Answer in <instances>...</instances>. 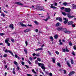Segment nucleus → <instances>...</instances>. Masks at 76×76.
Wrapping results in <instances>:
<instances>
[{"label": "nucleus", "instance_id": "f257e3e1", "mask_svg": "<svg viewBox=\"0 0 76 76\" xmlns=\"http://www.w3.org/2000/svg\"><path fill=\"white\" fill-rule=\"evenodd\" d=\"M4 52H5V53H10L11 54L12 56L14 57V55H13V54L12 53L11 51L9 50H7V49H6L4 51Z\"/></svg>", "mask_w": 76, "mask_h": 76}, {"label": "nucleus", "instance_id": "f03ea898", "mask_svg": "<svg viewBox=\"0 0 76 76\" xmlns=\"http://www.w3.org/2000/svg\"><path fill=\"white\" fill-rule=\"evenodd\" d=\"M9 41V38H7V39H6L5 40V42L6 44H7V46H10V44L8 42Z\"/></svg>", "mask_w": 76, "mask_h": 76}, {"label": "nucleus", "instance_id": "7ed1b4c3", "mask_svg": "<svg viewBox=\"0 0 76 76\" xmlns=\"http://www.w3.org/2000/svg\"><path fill=\"white\" fill-rule=\"evenodd\" d=\"M63 19V20H65L64 22V24H66V23H67V22H68V19L64 18Z\"/></svg>", "mask_w": 76, "mask_h": 76}, {"label": "nucleus", "instance_id": "20e7f679", "mask_svg": "<svg viewBox=\"0 0 76 76\" xmlns=\"http://www.w3.org/2000/svg\"><path fill=\"white\" fill-rule=\"evenodd\" d=\"M71 10L70 8H65V11L66 12H67V13H70V11Z\"/></svg>", "mask_w": 76, "mask_h": 76}, {"label": "nucleus", "instance_id": "39448f33", "mask_svg": "<svg viewBox=\"0 0 76 76\" xmlns=\"http://www.w3.org/2000/svg\"><path fill=\"white\" fill-rule=\"evenodd\" d=\"M15 4H18V5H19V6H23V4L19 2H16L15 3Z\"/></svg>", "mask_w": 76, "mask_h": 76}, {"label": "nucleus", "instance_id": "423d86ee", "mask_svg": "<svg viewBox=\"0 0 76 76\" xmlns=\"http://www.w3.org/2000/svg\"><path fill=\"white\" fill-rule=\"evenodd\" d=\"M35 9L37 10H44L42 9H40V7L39 6L37 7L36 8H35Z\"/></svg>", "mask_w": 76, "mask_h": 76}, {"label": "nucleus", "instance_id": "0eeeda50", "mask_svg": "<svg viewBox=\"0 0 76 76\" xmlns=\"http://www.w3.org/2000/svg\"><path fill=\"white\" fill-rule=\"evenodd\" d=\"M9 27L10 28H11L12 30L14 29V27L13 26V24H10Z\"/></svg>", "mask_w": 76, "mask_h": 76}, {"label": "nucleus", "instance_id": "6e6552de", "mask_svg": "<svg viewBox=\"0 0 76 76\" xmlns=\"http://www.w3.org/2000/svg\"><path fill=\"white\" fill-rule=\"evenodd\" d=\"M53 5H54V4H50V5L51 6L50 7V8H51L52 9H57V7L55 6H53Z\"/></svg>", "mask_w": 76, "mask_h": 76}, {"label": "nucleus", "instance_id": "1a4fd4ad", "mask_svg": "<svg viewBox=\"0 0 76 76\" xmlns=\"http://www.w3.org/2000/svg\"><path fill=\"white\" fill-rule=\"evenodd\" d=\"M57 30L58 31H62V27H58L57 28Z\"/></svg>", "mask_w": 76, "mask_h": 76}, {"label": "nucleus", "instance_id": "9d476101", "mask_svg": "<svg viewBox=\"0 0 76 76\" xmlns=\"http://www.w3.org/2000/svg\"><path fill=\"white\" fill-rule=\"evenodd\" d=\"M20 23L22 26H23V27H27L26 25L23 24V23H22L21 22H20Z\"/></svg>", "mask_w": 76, "mask_h": 76}, {"label": "nucleus", "instance_id": "9b49d317", "mask_svg": "<svg viewBox=\"0 0 76 76\" xmlns=\"http://www.w3.org/2000/svg\"><path fill=\"white\" fill-rule=\"evenodd\" d=\"M67 15V16L68 18H72L75 17V16H71L69 15V14H68Z\"/></svg>", "mask_w": 76, "mask_h": 76}, {"label": "nucleus", "instance_id": "f8f14e48", "mask_svg": "<svg viewBox=\"0 0 76 76\" xmlns=\"http://www.w3.org/2000/svg\"><path fill=\"white\" fill-rule=\"evenodd\" d=\"M73 23V21H69L68 23V25H72Z\"/></svg>", "mask_w": 76, "mask_h": 76}, {"label": "nucleus", "instance_id": "ddd939ff", "mask_svg": "<svg viewBox=\"0 0 76 76\" xmlns=\"http://www.w3.org/2000/svg\"><path fill=\"white\" fill-rule=\"evenodd\" d=\"M74 73H75V72L72 71L69 73L68 75L69 76H72V75H73Z\"/></svg>", "mask_w": 76, "mask_h": 76}, {"label": "nucleus", "instance_id": "4468645a", "mask_svg": "<svg viewBox=\"0 0 76 76\" xmlns=\"http://www.w3.org/2000/svg\"><path fill=\"white\" fill-rule=\"evenodd\" d=\"M65 34H71V33L72 32L71 31H68L67 30H66L65 31V32H64Z\"/></svg>", "mask_w": 76, "mask_h": 76}, {"label": "nucleus", "instance_id": "2eb2a0df", "mask_svg": "<svg viewBox=\"0 0 76 76\" xmlns=\"http://www.w3.org/2000/svg\"><path fill=\"white\" fill-rule=\"evenodd\" d=\"M66 31H67L66 28H63V27L62 28V31H63V32H65Z\"/></svg>", "mask_w": 76, "mask_h": 76}, {"label": "nucleus", "instance_id": "dca6fc26", "mask_svg": "<svg viewBox=\"0 0 76 76\" xmlns=\"http://www.w3.org/2000/svg\"><path fill=\"white\" fill-rule=\"evenodd\" d=\"M41 68H42V69L43 70H45V66H44V64H43V65L41 66Z\"/></svg>", "mask_w": 76, "mask_h": 76}, {"label": "nucleus", "instance_id": "f3484780", "mask_svg": "<svg viewBox=\"0 0 76 76\" xmlns=\"http://www.w3.org/2000/svg\"><path fill=\"white\" fill-rule=\"evenodd\" d=\"M15 57L16 58H18V59H20V57L18 56L16 54L15 55Z\"/></svg>", "mask_w": 76, "mask_h": 76}, {"label": "nucleus", "instance_id": "a211bd4d", "mask_svg": "<svg viewBox=\"0 0 76 76\" xmlns=\"http://www.w3.org/2000/svg\"><path fill=\"white\" fill-rule=\"evenodd\" d=\"M30 30V29H27L24 31V32H29V31Z\"/></svg>", "mask_w": 76, "mask_h": 76}, {"label": "nucleus", "instance_id": "6ab92c4d", "mask_svg": "<svg viewBox=\"0 0 76 76\" xmlns=\"http://www.w3.org/2000/svg\"><path fill=\"white\" fill-rule=\"evenodd\" d=\"M50 39H51V41H52V42H53V41H54V39H53V37L52 36L50 37Z\"/></svg>", "mask_w": 76, "mask_h": 76}, {"label": "nucleus", "instance_id": "aec40b11", "mask_svg": "<svg viewBox=\"0 0 76 76\" xmlns=\"http://www.w3.org/2000/svg\"><path fill=\"white\" fill-rule=\"evenodd\" d=\"M69 45L71 47H72V45H73V44H72V42L70 41L69 42Z\"/></svg>", "mask_w": 76, "mask_h": 76}, {"label": "nucleus", "instance_id": "412c9836", "mask_svg": "<svg viewBox=\"0 0 76 76\" xmlns=\"http://www.w3.org/2000/svg\"><path fill=\"white\" fill-rule=\"evenodd\" d=\"M55 39H57L58 38V35L57 34H56L54 37Z\"/></svg>", "mask_w": 76, "mask_h": 76}, {"label": "nucleus", "instance_id": "4be33fe9", "mask_svg": "<svg viewBox=\"0 0 76 76\" xmlns=\"http://www.w3.org/2000/svg\"><path fill=\"white\" fill-rule=\"evenodd\" d=\"M60 23H57L56 25V26H60Z\"/></svg>", "mask_w": 76, "mask_h": 76}, {"label": "nucleus", "instance_id": "5701e85b", "mask_svg": "<svg viewBox=\"0 0 76 76\" xmlns=\"http://www.w3.org/2000/svg\"><path fill=\"white\" fill-rule=\"evenodd\" d=\"M38 64L39 66H42L44 64H41L39 63H38Z\"/></svg>", "mask_w": 76, "mask_h": 76}, {"label": "nucleus", "instance_id": "b1692460", "mask_svg": "<svg viewBox=\"0 0 76 76\" xmlns=\"http://www.w3.org/2000/svg\"><path fill=\"white\" fill-rule=\"evenodd\" d=\"M66 64L67 65L69 66V67H71V65L68 62H67Z\"/></svg>", "mask_w": 76, "mask_h": 76}, {"label": "nucleus", "instance_id": "393cba45", "mask_svg": "<svg viewBox=\"0 0 76 76\" xmlns=\"http://www.w3.org/2000/svg\"><path fill=\"white\" fill-rule=\"evenodd\" d=\"M65 51H66V52H69V50H68L67 47H66L65 48Z\"/></svg>", "mask_w": 76, "mask_h": 76}, {"label": "nucleus", "instance_id": "a878e982", "mask_svg": "<svg viewBox=\"0 0 76 76\" xmlns=\"http://www.w3.org/2000/svg\"><path fill=\"white\" fill-rule=\"evenodd\" d=\"M58 20L60 22H62V19H61V18L59 17Z\"/></svg>", "mask_w": 76, "mask_h": 76}, {"label": "nucleus", "instance_id": "bb28decb", "mask_svg": "<svg viewBox=\"0 0 76 76\" xmlns=\"http://www.w3.org/2000/svg\"><path fill=\"white\" fill-rule=\"evenodd\" d=\"M63 5H64V6H67V3L66 2H65L63 3Z\"/></svg>", "mask_w": 76, "mask_h": 76}, {"label": "nucleus", "instance_id": "cd10ccee", "mask_svg": "<svg viewBox=\"0 0 76 76\" xmlns=\"http://www.w3.org/2000/svg\"><path fill=\"white\" fill-rule=\"evenodd\" d=\"M24 51L26 54H28V50H26V49H24Z\"/></svg>", "mask_w": 76, "mask_h": 76}, {"label": "nucleus", "instance_id": "c85d7f7f", "mask_svg": "<svg viewBox=\"0 0 76 76\" xmlns=\"http://www.w3.org/2000/svg\"><path fill=\"white\" fill-rule=\"evenodd\" d=\"M55 61V60L54 58H53L52 59V61L53 63H56V61Z\"/></svg>", "mask_w": 76, "mask_h": 76}, {"label": "nucleus", "instance_id": "c756f323", "mask_svg": "<svg viewBox=\"0 0 76 76\" xmlns=\"http://www.w3.org/2000/svg\"><path fill=\"white\" fill-rule=\"evenodd\" d=\"M57 65L59 67H61V65L60 64L59 62L57 63Z\"/></svg>", "mask_w": 76, "mask_h": 76}, {"label": "nucleus", "instance_id": "7c9ffc66", "mask_svg": "<svg viewBox=\"0 0 76 76\" xmlns=\"http://www.w3.org/2000/svg\"><path fill=\"white\" fill-rule=\"evenodd\" d=\"M71 64H73V59L71 58Z\"/></svg>", "mask_w": 76, "mask_h": 76}, {"label": "nucleus", "instance_id": "2f4dec72", "mask_svg": "<svg viewBox=\"0 0 76 76\" xmlns=\"http://www.w3.org/2000/svg\"><path fill=\"white\" fill-rule=\"evenodd\" d=\"M4 33H0V35L1 36H3V35H4Z\"/></svg>", "mask_w": 76, "mask_h": 76}, {"label": "nucleus", "instance_id": "473e14b6", "mask_svg": "<svg viewBox=\"0 0 76 76\" xmlns=\"http://www.w3.org/2000/svg\"><path fill=\"white\" fill-rule=\"evenodd\" d=\"M25 44H26V46H27L28 45V42H27V41H25Z\"/></svg>", "mask_w": 76, "mask_h": 76}, {"label": "nucleus", "instance_id": "72a5a7b5", "mask_svg": "<svg viewBox=\"0 0 76 76\" xmlns=\"http://www.w3.org/2000/svg\"><path fill=\"white\" fill-rule=\"evenodd\" d=\"M62 13L63 15H64V16H66V13L65 12H62Z\"/></svg>", "mask_w": 76, "mask_h": 76}, {"label": "nucleus", "instance_id": "f704fd0d", "mask_svg": "<svg viewBox=\"0 0 76 76\" xmlns=\"http://www.w3.org/2000/svg\"><path fill=\"white\" fill-rule=\"evenodd\" d=\"M55 53H56V54H57V55H58V54H59V52H58V51H56L55 52Z\"/></svg>", "mask_w": 76, "mask_h": 76}, {"label": "nucleus", "instance_id": "c9c22d12", "mask_svg": "<svg viewBox=\"0 0 76 76\" xmlns=\"http://www.w3.org/2000/svg\"><path fill=\"white\" fill-rule=\"evenodd\" d=\"M14 63L15 64V65H17V64H18V63H17L16 61H14Z\"/></svg>", "mask_w": 76, "mask_h": 76}, {"label": "nucleus", "instance_id": "e433bc0d", "mask_svg": "<svg viewBox=\"0 0 76 76\" xmlns=\"http://www.w3.org/2000/svg\"><path fill=\"white\" fill-rule=\"evenodd\" d=\"M36 24H37V25H38L39 23L37 21H34V22Z\"/></svg>", "mask_w": 76, "mask_h": 76}, {"label": "nucleus", "instance_id": "4c0bfd02", "mask_svg": "<svg viewBox=\"0 0 76 76\" xmlns=\"http://www.w3.org/2000/svg\"><path fill=\"white\" fill-rule=\"evenodd\" d=\"M12 73L13 74H14V75H16V72H15V71L14 70H13Z\"/></svg>", "mask_w": 76, "mask_h": 76}, {"label": "nucleus", "instance_id": "58836bf2", "mask_svg": "<svg viewBox=\"0 0 76 76\" xmlns=\"http://www.w3.org/2000/svg\"><path fill=\"white\" fill-rule=\"evenodd\" d=\"M1 16H3V17H4L5 16V15H4V13H2L1 14Z\"/></svg>", "mask_w": 76, "mask_h": 76}, {"label": "nucleus", "instance_id": "ea45409f", "mask_svg": "<svg viewBox=\"0 0 76 76\" xmlns=\"http://www.w3.org/2000/svg\"><path fill=\"white\" fill-rule=\"evenodd\" d=\"M21 64L23 66L24 64H25V62H24L22 61L21 62Z\"/></svg>", "mask_w": 76, "mask_h": 76}, {"label": "nucleus", "instance_id": "a19ab883", "mask_svg": "<svg viewBox=\"0 0 76 76\" xmlns=\"http://www.w3.org/2000/svg\"><path fill=\"white\" fill-rule=\"evenodd\" d=\"M3 57H7V54H4L3 56Z\"/></svg>", "mask_w": 76, "mask_h": 76}, {"label": "nucleus", "instance_id": "79ce46f5", "mask_svg": "<svg viewBox=\"0 0 76 76\" xmlns=\"http://www.w3.org/2000/svg\"><path fill=\"white\" fill-rule=\"evenodd\" d=\"M37 60L39 61H41V59L39 58H37Z\"/></svg>", "mask_w": 76, "mask_h": 76}, {"label": "nucleus", "instance_id": "37998d69", "mask_svg": "<svg viewBox=\"0 0 76 76\" xmlns=\"http://www.w3.org/2000/svg\"><path fill=\"white\" fill-rule=\"evenodd\" d=\"M73 49H74V50H76V47L75 45L73 47Z\"/></svg>", "mask_w": 76, "mask_h": 76}, {"label": "nucleus", "instance_id": "c03bdc74", "mask_svg": "<svg viewBox=\"0 0 76 76\" xmlns=\"http://www.w3.org/2000/svg\"><path fill=\"white\" fill-rule=\"evenodd\" d=\"M75 26H76V25H75V24H72V27L73 28H75Z\"/></svg>", "mask_w": 76, "mask_h": 76}, {"label": "nucleus", "instance_id": "a18cd8bd", "mask_svg": "<svg viewBox=\"0 0 76 76\" xmlns=\"http://www.w3.org/2000/svg\"><path fill=\"white\" fill-rule=\"evenodd\" d=\"M35 51H39V48H38V49H36L35 50Z\"/></svg>", "mask_w": 76, "mask_h": 76}, {"label": "nucleus", "instance_id": "49530a36", "mask_svg": "<svg viewBox=\"0 0 76 76\" xmlns=\"http://www.w3.org/2000/svg\"><path fill=\"white\" fill-rule=\"evenodd\" d=\"M72 54L73 55V56H75V52L73 51L72 52Z\"/></svg>", "mask_w": 76, "mask_h": 76}, {"label": "nucleus", "instance_id": "de8ad7c7", "mask_svg": "<svg viewBox=\"0 0 76 76\" xmlns=\"http://www.w3.org/2000/svg\"><path fill=\"white\" fill-rule=\"evenodd\" d=\"M63 71L64 72V74H66V71L65 70H63Z\"/></svg>", "mask_w": 76, "mask_h": 76}, {"label": "nucleus", "instance_id": "09e8293b", "mask_svg": "<svg viewBox=\"0 0 76 76\" xmlns=\"http://www.w3.org/2000/svg\"><path fill=\"white\" fill-rule=\"evenodd\" d=\"M48 20V18H46V19H44L45 22H47Z\"/></svg>", "mask_w": 76, "mask_h": 76}, {"label": "nucleus", "instance_id": "8fccbe9b", "mask_svg": "<svg viewBox=\"0 0 76 76\" xmlns=\"http://www.w3.org/2000/svg\"><path fill=\"white\" fill-rule=\"evenodd\" d=\"M36 55H37V54H35V53L33 54V57H35V56H36Z\"/></svg>", "mask_w": 76, "mask_h": 76}, {"label": "nucleus", "instance_id": "3c124183", "mask_svg": "<svg viewBox=\"0 0 76 76\" xmlns=\"http://www.w3.org/2000/svg\"><path fill=\"white\" fill-rule=\"evenodd\" d=\"M54 5L55 6H57V3L56 2H55L54 4Z\"/></svg>", "mask_w": 76, "mask_h": 76}, {"label": "nucleus", "instance_id": "603ef678", "mask_svg": "<svg viewBox=\"0 0 76 76\" xmlns=\"http://www.w3.org/2000/svg\"><path fill=\"white\" fill-rule=\"evenodd\" d=\"M27 76H32L31 74H27Z\"/></svg>", "mask_w": 76, "mask_h": 76}, {"label": "nucleus", "instance_id": "864d4df0", "mask_svg": "<svg viewBox=\"0 0 76 76\" xmlns=\"http://www.w3.org/2000/svg\"><path fill=\"white\" fill-rule=\"evenodd\" d=\"M39 50H43V48H39Z\"/></svg>", "mask_w": 76, "mask_h": 76}, {"label": "nucleus", "instance_id": "5fc2aeb1", "mask_svg": "<svg viewBox=\"0 0 76 76\" xmlns=\"http://www.w3.org/2000/svg\"><path fill=\"white\" fill-rule=\"evenodd\" d=\"M36 56H38V57H39V53H38V54H37V55H36Z\"/></svg>", "mask_w": 76, "mask_h": 76}, {"label": "nucleus", "instance_id": "6e6d98bb", "mask_svg": "<svg viewBox=\"0 0 76 76\" xmlns=\"http://www.w3.org/2000/svg\"><path fill=\"white\" fill-rule=\"evenodd\" d=\"M52 75H53V74H52V73H51V72H50V73H49V75L51 76H52Z\"/></svg>", "mask_w": 76, "mask_h": 76}, {"label": "nucleus", "instance_id": "4d7b16f0", "mask_svg": "<svg viewBox=\"0 0 76 76\" xmlns=\"http://www.w3.org/2000/svg\"><path fill=\"white\" fill-rule=\"evenodd\" d=\"M25 67H26V68H29V66H28L27 65H25Z\"/></svg>", "mask_w": 76, "mask_h": 76}, {"label": "nucleus", "instance_id": "13d9d810", "mask_svg": "<svg viewBox=\"0 0 76 76\" xmlns=\"http://www.w3.org/2000/svg\"><path fill=\"white\" fill-rule=\"evenodd\" d=\"M63 52H64V53H65V52H66V50H65V49H63Z\"/></svg>", "mask_w": 76, "mask_h": 76}, {"label": "nucleus", "instance_id": "bf43d9fd", "mask_svg": "<svg viewBox=\"0 0 76 76\" xmlns=\"http://www.w3.org/2000/svg\"><path fill=\"white\" fill-rule=\"evenodd\" d=\"M17 69L18 70H19V69H20V68H19V66H17Z\"/></svg>", "mask_w": 76, "mask_h": 76}, {"label": "nucleus", "instance_id": "052dcab7", "mask_svg": "<svg viewBox=\"0 0 76 76\" xmlns=\"http://www.w3.org/2000/svg\"><path fill=\"white\" fill-rule=\"evenodd\" d=\"M59 71H60L61 72H63V69H59Z\"/></svg>", "mask_w": 76, "mask_h": 76}, {"label": "nucleus", "instance_id": "680f3d73", "mask_svg": "<svg viewBox=\"0 0 76 76\" xmlns=\"http://www.w3.org/2000/svg\"><path fill=\"white\" fill-rule=\"evenodd\" d=\"M0 45H4V44H3V43H0Z\"/></svg>", "mask_w": 76, "mask_h": 76}, {"label": "nucleus", "instance_id": "e2e57ef3", "mask_svg": "<svg viewBox=\"0 0 76 76\" xmlns=\"http://www.w3.org/2000/svg\"><path fill=\"white\" fill-rule=\"evenodd\" d=\"M61 10H63L64 9V7H62L61 8Z\"/></svg>", "mask_w": 76, "mask_h": 76}, {"label": "nucleus", "instance_id": "0e129e2a", "mask_svg": "<svg viewBox=\"0 0 76 76\" xmlns=\"http://www.w3.org/2000/svg\"><path fill=\"white\" fill-rule=\"evenodd\" d=\"M44 44L42 45L41 47V48H43V47H44Z\"/></svg>", "mask_w": 76, "mask_h": 76}, {"label": "nucleus", "instance_id": "69168bd1", "mask_svg": "<svg viewBox=\"0 0 76 76\" xmlns=\"http://www.w3.org/2000/svg\"><path fill=\"white\" fill-rule=\"evenodd\" d=\"M4 12H5V13H8V12L6 11H4Z\"/></svg>", "mask_w": 76, "mask_h": 76}, {"label": "nucleus", "instance_id": "338daca9", "mask_svg": "<svg viewBox=\"0 0 76 76\" xmlns=\"http://www.w3.org/2000/svg\"><path fill=\"white\" fill-rule=\"evenodd\" d=\"M48 53H49V54L50 55H51V52L49 51H48Z\"/></svg>", "mask_w": 76, "mask_h": 76}, {"label": "nucleus", "instance_id": "774afa93", "mask_svg": "<svg viewBox=\"0 0 76 76\" xmlns=\"http://www.w3.org/2000/svg\"><path fill=\"white\" fill-rule=\"evenodd\" d=\"M73 8L76 7V5H74L72 7Z\"/></svg>", "mask_w": 76, "mask_h": 76}]
</instances>
